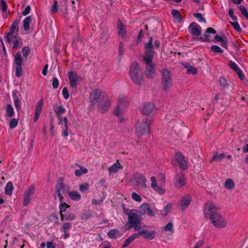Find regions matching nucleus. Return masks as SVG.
<instances>
[{
	"label": "nucleus",
	"instance_id": "obj_1",
	"mask_svg": "<svg viewBox=\"0 0 248 248\" xmlns=\"http://www.w3.org/2000/svg\"><path fill=\"white\" fill-rule=\"evenodd\" d=\"M128 221L127 222V229L134 228L135 231L140 230V229L141 221L142 218L138 214L137 210H131L127 214Z\"/></svg>",
	"mask_w": 248,
	"mask_h": 248
},
{
	"label": "nucleus",
	"instance_id": "obj_2",
	"mask_svg": "<svg viewBox=\"0 0 248 248\" xmlns=\"http://www.w3.org/2000/svg\"><path fill=\"white\" fill-rule=\"evenodd\" d=\"M131 80L136 84H140L143 80L142 75L140 72V68L139 63L133 62L129 71Z\"/></svg>",
	"mask_w": 248,
	"mask_h": 248
},
{
	"label": "nucleus",
	"instance_id": "obj_3",
	"mask_svg": "<svg viewBox=\"0 0 248 248\" xmlns=\"http://www.w3.org/2000/svg\"><path fill=\"white\" fill-rule=\"evenodd\" d=\"M150 121L147 118L140 119L137 121L135 126V134L140 138L149 131Z\"/></svg>",
	"mask_w": 248,
	"mask_h": 248
},
{
	"label": "nucleus",
	"instance_id": "obj_4",
	"mask_svg": "<svg viewBox=\"0 0 248 248\" xmlns=\"http://www.w3.org/2000/svg\"><path fill=\"white\" fill-rule=\"evenodd\" d=\"M162 76V84L163 90L167 91L172 86V79L170 72L167 69H163L161 71Z\"/></svg>",
	"mask_w": 248,
	"mask_h": 248
},
{
	"label": "nucleus",
	"instance_id": "obj_5",
	"mask_svg": "<svg viewBox=\"0 0 248 248\" xmlns=\"http://www.w3.org/2000/svg\"><path fill=\"white\" fill-rule=\"evenodd\" d=\"M69 189V186L63 184L62 178L59 177L56 184V193L60 201L63 199L62 192L63 194L68 193Z\"/></svg>",
	"mask_w": 248,
	"mask_h": 248
},
{
	"label": "nucleus",
	"instance_id": "obj_6",
	"mask_svg": "<svg viewBox=\"0 0 248 248\" xmlns=\"http://www.w3.org/2000/svg\"><path fill=\"white\" fill-rule=\"evenodd\" d=\"M211 222L217 228H223L227 226V222L226 219L222 216L219 213L215 214L214 217L210 219Z\"/></svg>",
	"mask_w": 248,
	"mask_h": 248
},
{
	"label": "nucleus",
	"instance_id": "obj_7",
	"mask_svg": "<svg viewBox=\"0 0 248 248\" xmlns=\"http://www.w3.org/2000/svg\"><path fill=\"white\" fill-rule=\"evenodd\" d=\"M14 62L16 65V76L19 78L22 76V65L23 63L20 51H17L15 55Z\"/></svg>",
	"mask_w": 248,
	"mask_h": 248
},
{
	"label": "nucleus",
	"instance_id": "obj_8",
	"mask_svg": "<svg viewBox=\"0 0 248 248\" xmlns=\"http://www.w3.org/2000/svg\"><path fill=\"white\" fill-rule=\"evenodd\" d=\"M217 208L213 203L208 202L204 205V216L206 218L210 219L214 217L215 214H217L218 212Z\"/></svg>",
	"mask_w": 248,
	"mask_h": 248
},
{
	"label": "nucleus",
	"instance_id": "obj_9",
	"mask_svg": "<svg viewBox=\"0 0 248 248\" xmlns=\"http://www.w3.org/2000/svg\"><path fill=\"white\" fill-rule=\"evenodd\" d=\"M176 161L181 170H186L187 169V164L185 157L180 152H176L174 155L172 163L174 164V161Z\"/></svg>",
	"mask_w": 248,
	"mask_h": 248
},
{
	"label": "nucleus",
	"instance_id": "obj_10",
	"mask_svg": "<svg viewBox=\"0 0 248 248\" xmlns=\"http://www.w3.org/2000/svg\"><path fill=\"white\" fill-rule=\"evenodd\" d=\"M68 78L70 82V86L76 92V89L81 78L78 75L76 72L71 71L68 73Z\"/></svg>",
	"mask_w": 248,
	"mask_h": 248
},
{
	"label": "nucleus",
	"instance_id": "obj_11",
	"mask_svg": "<svg viewBox=\"0 0 248 248\" xmlns=\"http://www.w3.org/2000/svg\"><path fill=\"white\" fill-rule=\"evenodd\" d=\"M102 98L97 105L98 110L100 113H105L107 112L110 108V101L108 98L102 95Z\"/></svg>",
	"mask_w": 248,
	"mask_h": 248
},
{
	"label": "nucleus",
	"instance_id": "obj_12",
	"mask_svg": "<svg viewBox=\"0 0 248 248\" xmlns=\"http://www.w3.org/2000/svg\"><path fill=\"white\" fill-rule=\"evenodd\" d=\"M173 185L176 188H180L186 185V178L182 172H177L173 178Z\"/></svg>",
	"mask_w": 248,
	"mask_h": 248
},
{
	"label": "nucleus",
	"instance_id": "obj_13",
	"mask_svg": "<svg viewBox=\"0 0 248 248\" xmlns=\"http://www.w3.org/2000/svg\"><path fill=\"white\" fill-rule=\"evenodd\" d=\"M140 109L141 112L146 115L153 114L155 111L154 104L149 102L142 104L140 107Z\"/></svg>",
	"mask_w": 248,
	"mask_h": 248
},
{
	"label": "nucleus",
	"instance_id": "obj_14",
	"mask_svg": "<svg viewBox=\"0 0 248 248\" xmlns=\"http://www.w3.org/2000/svg\"><path fill=\"white\" fill-rule=\"evenodd\" d=\"M138 231V232L136 233V235H137V238L139 236H141L144 239L151 240L155 238V231H149L146 229H141V228Z\"/></svg>",
	"mask_w": 248,
	"mask_h": 248
},
{
	"label": "nucleus",
	"instance_id": "obj_15",
	"mask_svg": "<svg viewBox=\"0 0 248 248\" xmlns=\"http://www.w3.org/2000/svg\"><path fill=\"white\" fill-rule=\"evenodd\" d=\"M133 177L136 186H140L143 188H146L147 180L142 174L138 172L135 173L134 174Z\"/></svg>",
	"mask_w": 248,
	"mask_h": 248
},
{
	"label": "nucleus",
	"instance_id": "obj_16",
	"mask_svg": "<svg viewBox=\"0 0 248 248\" xmlns=\"http://www.w3.org/2000/svg\"><path fill=\"white\" fill-rule=\"evenodd\" d=\"M19 22L17 20H15L11 26L10 31L9 33H7L6 36V41L9 44L11 42V36H15L17 35L18 32V26Z\"/></svg>",
	"mask_w": 248,
	"mask_h": 248
},
{
	"label": "nucleus",
	"instance_id": "obj_17",
	"mask_svg": "<svg viewBox=\"0 0 248 248\" xmlns=\"http://www.w3.org/2000/svg\"><path fill=\"white\" fill-rule=\"evenodd\" d=\"M101 96V91L99 89H95L92 91L90 95V101L91 106L93 107L98 101Z\"/></svg>",
	"mask_w": 248,
	"mask_h": 248
},
{
	"label": "nucleus",
	"instance_id": "obj_18",
	"mask_svg": "<svg viewBox=\"0 0 248 248\" xmlns=\"http://www.w3.org/2000/svg\"><path fill=\"white\" fill-rule=\"evenodd\" d=\"M189 32L194 36H200L202 30L201 26L196 22H192L188 27Z\"/></svg>",
	"mask_w": 248,
	"mask_h": 248
},
{
	"label": "nucleus",
	"instance_id": "obj_19",
	"mask_svg": "<svg viewBox=\"0 0 248 248\" xmlns=\"http://www.w3.org/2000/svg\"><path fill=\"white\" fill-rule=\"evenodd\" d=\"M139 212L140 214H147L150 217H154L155 213L148 203H142L140 207Z\"/></svg>",
	"mask_w": 248,
	"mask_h": 248
},
{
	"label": "nucleus",
	"instance_id": "obj_20",
	"mask_svg": "<svg viewBox=\"0 0 248 248\" xmlns=\"http://www.w3.org/2000/svg\"><path fill=\"white\" fill-rule=\"evenodd\" d=\"M155 52L153 49H147L144 51L145 56L142 57V61L145 64L153 62V60Z\"/></svg>",
	"mask_w": 248,
	"mask_h": 248
},
{
	"label": "nucleus",
	"instance_id": "obj_21",
	"mask_svg": "<svg viewBox=\"0 0 248 248\" xmlns=\"http://www.w3.org/2000/svg\"><path fill=\"white\" fill-rule=\"evenodd\" d=\"M146 64L145 76L147 78H153L155 75V65L153 62Z\"/></svg>",
	"mask_w": 248,
	"mask_h": 248
},
{
	"label": "nucleus",
	"instance_id": "obj_22",
	"mask_svg": "<svg viewBox=\"0 0 248 248\" xmlns=\"http://www.w3.org/2000/svg\"><path fill=\"white\" fill-rule=\"evenodd\" d=\"M191 202V197L189 195L186 194L182 197L178 204L182 210H185L189 206Z\"/></svg>",
	"mask_w": 248,
	"mask_h": 248
},
{
	"label": "nucleus",
	"instance_id": "obj_23",
	"mask_svg": "<svg viewBox=\"0 0 248 248\" xmlns=\"http://www.w3.org/2000/svg\"><path fill=\"white\" fill-rule=\"evenodd\" d=\"M72 225V223L65 222L62 224L61 227V231L64 232L63 237L64 239H67L70 236V233L67 232V231L71 228Z\"/></svg>",
	"mask_w": 248,
	"mask_h": 248
},
{
	"label": "nucleus",
	"instance_id": "obj_24",
	"mask_svg": "<svg viewBox=\"0 0 248 248\" xmlns=\"http://www.w3.org/2000/svg\"><path fill=\"white\" fill-rule=\"evenodd\" d=\"M11 39H12L13 43V49H18L22 46L23 45L22 39L19 36H17V35L11 36Z\"/></svg>",
	"mask_w": 248,
	"mask_h": 248
},
{
	"label": "nucleus",
	"instance_id": "obj_25",
	"mask_svg": "<svg viewBox=\"0 0 248 248\" xmlns=\"http://www.w3.org/2000/svg\"><path fill=\"white\" fill-rule=\"evenodd\" d=\"M117 28L118 35L123 38H124L126 35L125 27L120 20L118 21Z\"/></svg>",
	"mask_w": 248,
	"mask_h": 248
},
{
	"label": "nucleus",
	"instance_id": "obj_26",
	"mask_svg": "<svg viewBox=\"0 0 248 248\" xmlns=\"http://www.w3.org/2000/svg\"><path fill=\"white\" fill-rule=\"evenodd\" d=\"M125 103L122 101H119L117 108L114 110V114L117 116H119L122 113L123 108L124 107Z\"/></svg>",
	"mask_w": 248,
	"mask_h": 248
},
{
	"label": "nucleus",
	"instance_id": "obj_27",
	"mask_svg": "<svg viewBox=\"0 0 248 248\" xmlns=\"http://www.w3.org/2000/svg\"><path fill=\"white\" fill-rule=\"evenodd\" d=\"M75 165L77 166L79 168V170H76L75 171V174L76 176L79 177L81 175L86 174L88 172V170L84 167H82L78 164H75Z\"/></svg>",
	"mask_w": 248,
	"mask_h": 248
},
{
	"label": "nucleus",
	"instance_id": "obj_28",
	"mask_svg": "<svg viewBox=\"0 0 248 248\" xmlns=\"http://www.w3.org/2000/svg\"><path fill=\"white\" fill-rule=\"evenodd\" d=\"M108 235L111 239H116L117 237L121 236V233L118 230L114 229L108 232Z\"/></svg>",
	"mask_w": 248,
	"mask_h": 248
},
{
	"label": "nucleus",
	"instance_id": "obj_29",
	"mask_svg": "<svg viewBox=\"0 0 248 248\" xmlns=\"http://www.w3.org/2000/svg\"><path fill=\"white\" fill-rule=\"evenodd\" d=\"M75 217H76V216L73 213H70L67 214L66 215H65L63 214H61V221H64V220L72 221L75 218Z\"/></svg>",
	"mask_w": 248,
	"mask_h": 248
},
{
	"label": "nucleus",
	"instance_id": "obj_30",
	"mask_svg": "<svg viewBox=\"0 0 248 248\" xmlns=\"http://www.w3.org/2000/svg\"><path fill=\"white\" fill-rule=\"evenodd\" d=\"M121 167V164L118 160L108 168V171L110 173L117 172Z\"/></svg>",
	"mask_w": 248,
	"mask_h": 248
},
{
	"label": "nucleus",
	"instance_id": "obj_31",
	"mask_svg": "<svg viewBox=\"0 0 248 248\" xmlns=\"http://www.w3.org/2000/svg\"><path fill=\"white\" fill-rule=\"evenodd\" d=\"M31 21V16H28L23 20V28L25 31H29L30 30V24Z\"/></svg>",
	"mask_w": 248,
	"mask_h": 248
},
{
	"label": "nucleus",
	"instance_id": "obj_32",
	"mask_svg": "<svg viewBox=\"0 0 248 248\" xmlns=\"http://www.w3.org/2000/svg\"><path fill=\"white\" fill-rule=\"evenodd\" d=\"M137 238V235H136V233L129 237L125 241L124 244L122 245V248H125L128 247L129 244L133 242L136 238Z\"/></svg>",
	"mask_w": 248,
	"mask_h": 248
},
{
	"label": "nucleus",
	"instance_id": "obj_33",
	"mask_svg": "<svg viewBox=\"0 0 248 248\" xmlns=\"http://www.w3.org/2000/svg\"><path fill=\"white\" fill-rule=\"evenodd\" d=\"M63 199L60 201V204L59 205V209L60 217L61 216V214H62V212H65L66 209L70 207V205L66 202H63Z\"/></svg>",
	"mask_w": 248,
	"mask_h": 248
},
{
	"label": "nucleus",
	"instance_id": "obj_34",
	"mask_svg": "<svg viewBox=\"0 0 248 248\" xmlns=\"http://www.w3.org/2000/svg\"><path fill=\"white\" fill-rule=\"evenodd\" d=\"M64 127L62 129V136L66 138L68 136V119L64 118Z\"/></svg>",
	"mask_w": 248,
	"mask_h": 248
},
{
	"label": "nucleus",
	"instance_id": "obj_35",
	"mask_svg": "<svg viewBox=\"0 0 248 248\" xmlns=\"http://www.w3.org/2000/svg\"><path fill=\"white\" fill-rule=\"evenodd\" d=\"M69 196L73 200L78 201L81 199V195L79 193L76 191H69Z\"/></svg>",
	"mask_w": 248,
	"mask_h": 248
},
{
	"label": "nucleus",
	"instance_id": "obj_36",
	"mask_svg": "<svg viewBox=\"0 0 248 248\" xmlns=\"http://www.w3.org/2000/svg\"><path fill=\"white\" fill-rule=\"evenodd\" d=\"M54 110L55 113L56 114V116H61L62 114L64 113L66 111L65 108L62 105L54 108Z\"/></svg>",
	"mask_w": 248,
	"mask_h": 248
},
{
	"label": "nucleus",
	"instance_id": "obj_37",
	"mask_svg": "<svg viewBox=\"0 0 248 248\" xmlns=\"http://www.w3.org/2000/svg\"><path fill=\"white\" fill-rule=\"evenodd\" d=\"M219 85L222 89H228L229 87V82L223 77H221L219 79Z\"/></svg>",
	"mask_w": 248,
	"mask_h": 248
},
{
	"label": "nucleus",
	"instance_id": "obj_38",
	"mask_svg": "<svg viewBox=\"0 0 248 248\" xmlns=\"http://www.w3.org/2000/svg\"><path fill=\"white\" fill-rule=\"evenodd\" d=\"M171 14L173 17L178 21V22H180L182 19V16L180 13L177 10L173 9L171 11Z\"/></svg>",
	"mask_w": 248,
	"mask_h": 248
},
{
	"label": "nucleus",
	"instance_id": "obj_39",
	"mask_svg": "<svg viewBox=\"0 0 248 248\" xmlns=\"http://www.w3.org/2000/svg\"><path fill=\"white\" fill-rule=\"evenodd\" d=\"M225 157L224 154H221L217 155L216 153L211 160V162H219L221 161Z\"/></svg>",
	"mask_w": 248,
	"mask_h": 248
},
{
	"label": "nucleus",
	"instance_id": "obj_40",
	"mask_svg": "<svg viewBox=\"0 0 248 248\" xmlns=\"http://www.w3.org/2000/svg\"><path fill=\"white\" fill-rule=\"evenodd\" d=\"M6 112L7 116L12 117L14 115L15 112L11 105L8 104L6 107Z\"/></svg>",
	"mask_w": 248,
	"mask_h": 248
},
{
	"label": "nucleus",
	"instance_id": "obj_41",
	"mask_svg": "<svg viewBox=\"0 0 248 248\" xmlns=\"http://www.w3.org/2000/svg\"><path fill=\"white\" fill-rule=\"evenodd\" d=\"M172 207V204L171 203H169L167 204L163 208L162 212V215L163 216H166L170 211Z\"/></svg>",
	"mask_w": 248,
	"mask_h": 248
},
{
	"label": "nucleus",
	"instance_id": "obj_42",
	"mask_svg": "<svg viewBox=\"0 0 248 248\" xmlns=\"http://www.w3.org/2000/svg\"><path fill=\"white\" fill-rule=\"evenodd\" d=\"M225 187L227 189H232L234 187V183L232 179H228L225 182Z\"/></svg>",
	"mask_w": 248,
	"mask_h": 248
},
{
	"label": "nucleus",
	"instance_id": "obj_43",
	"mask_svg": "<svg viewBox=\"0 0 248 248\" xmlns=\"http://www.w3.org/2000/svg\"><path fill=\"white\" fill-rule=\"evenodd\" d=\"M42 106H43V100L41 99V100H40L38 101V102L37 103L35 114H37V115H40V114L41 112Z\"/></svg>",
	"mask_w": 248,
	"mask_h": 248
},
{
	"label": "nucleus",
	"instance_id": "obj_44",
	"mask_svg": "<svg viewBox=\"0 0 248 248\" xmlns=\"http://www.w3.org/2000/svg\"><path fill=\"white\" fill-rule=\"evenodd\" d=\"M211 50L214 53H222L223 52V50L219 46L216 45L212 46H211Z\"/></svg>",
	"mask_w": 248,
	"mask_h": 248
},
{
	"label": "nucleus",
	"instance_id": "obj_45",
	"mask_svg": "<svg viewBox=\"0 0 248 248\" xmlns=\"http://www.w3.org/2000/svg\"><path fill=\"white\" fill-rule=\"evenodd\" d=\"M13 188L12 184L11 182H8L5 187V192L7 195H11L12 194V190Z\"/></svg>",
	"mask_w": 248,
	"mask_h": 248
},
{
	"label": "nucleus",
	"instance_id": "obj_46",
	"mask_svg": "<svg viewBox=\"0 0 248 248\" xmlns=\"http://www.w3.org/2000/svg\"><path fill=\"white\" fill-rule=\"evenodd\" d=\"M18 122V119H12L9 123V127L10 129H13L15 128Z\"/></svg>",
	"mask_w": 248,
	"mask_h": 248
},
{
	"label": "nucleus",
	"instance_id": "obj_47",
	"mask_svg": "<svg viewBox=\"0 0 248 248\" xmlns=\"http://www.w3.org/2000/svg\"><path fill=\"white\" fill-rule=\"evenodd\" d=\"M193 16L194 17H195L198 19V20L199 22H203L204 23H206V20L204 18V17H203V16L202 14L199 13H194L193 14Z\"/></svg>",
	"mask_w": 248,
	"mask_h": 248
},
{
	"label": "nucleus",
	"instance_id": "obj_48",
	"mask_svg": "<svg viewBox=\"0 0 248 248\" xmlns=\"http://www.w3.org/2000/svg\"><path fill=\"white\" fill-rule=\"evenodd\" d=\"M153 39L152 37H150L148 43H146L144 45L145 49H153L154 45L153 44Z\"/></svg>",
	"mask_w": 248,
	"mask_h": 248
},
{
	"label": "nucleus",
	"instance_id": "obj_49",
	"mask_svg": "<svg viewBox=\"0 0 248 248\" xmlns=\"http://www.w3.org/2000/svg\"><path fill=\"white\" fill-rule=\"evenodd\" d=\"M35 188L34 187L32 186H30L28 188V189L26 192L25 195L29 196L31 197H32L34 193Z\"/></svg>",
	"mask_w": 248,
	"mask_h": 248
},
{
	"label": "nucleus",
	"instance_id": "obj_50",
	"mask_svg": "<svg viewBox=\"0 0 248 248\" xmlns=\"http://www.w3.org/2000/svg\"><path fill=\"white\" fill-rule=\"evenodd\" d=\"M14 105L16 108V109L17 111L21 110V108L20 106L21 101L19 98H16L15 97V99L14 100Z\"/></svg>",
	"mask_w": 248,
	"mask_h": 248
},
{
	"label": "nucleus",
	"instance_id": "obj_51",
	"mask_svg": "<svg viewBox=\"0 0 248 248\" xmlns=\"http://www.w3.org/2000/svg\"><path fill=\"white\" fill-rule=\"evenodd\" d=\"M239 9L241 12L242 14L247 19H248V13L247 9L243 5H240Z\"/></svg>",
	"mask_w": 248,
	"mask_h": 248
},
{
	"label": "nucleus",
	"instance_id": "obj_52",
	"mask_svg": "<svg viewBox=\"0 0 248 248\" xmlns=\"http://www.w3.org/2000/svg\"><path fill=\"white\" fill-rule=\"evenodd\" d=\"M89 188V185L87 183H84L83 184L80 185L79 186V189L82 192H84L85 191L88 190Z\"/></svg>",
	"mask_w": 248,
	"mask_h": 248
},
{
	"label": "nucleus",
	"instance_id": "obj_53",
	"mask_svg": "<svg viewBox=\"0 0 248 248\" xmlns=\"http://www.w3.org/2000/svg\"><path fill=\"white\" fill-rule=\"evenodd\" d=\"M198 73V70L196 68L191 66L189 65L188 67V70H187V73L192 74L193 75H196Z\"/></svg>",
	"mask_w": 248,
	"mask_h": 248
},
{
	"label": "nucleus",
	"instance_id": "obj_54",
	"mask_svg": "<svg viewBox=\"0 0 248 248\" xmlns=\"http://www.w3.org/2000/svg\"><path fill=\"white\" fill-rule=\"evenodd\" d=\"M164 229L167 231H170V232L173 233L174 232V230L173 229V224L171 222L168 223L166 226H164Z\"/></svg>",
	"mask_w": 248,
	"mask_h": 248
},
{
	"label": "nucleus",
	"instance_id": "obj_55",
	"mask_svg": "<svg viewBox=\"0 0 248 248\" xmlns=\"http://www.w3.org/2000/svg\"><path fill=\"white\" fill-rule=\"evenodd\" d=\"M131 197L133 200L136 202H140L141 201V198L140 196L135 192L132 193Z\"/></svg>",
	"mask_w": 248,
	"mask_h": 248
},
{
	"label": "nucleus",
	"instance_id": "obj_56",
	"mask_svg": "<svg viewBox=\"0 0 248 248\" xmlns=\"http://www.w3.org/2000/svg\"><path fill=\"white\" fill-rule=\"evenodd\" d=\"M230 24L232 25L233 28L238 31H241V28L237 22H230Z\"/></svg>",
	"mask_w": 248,
	"mask_h": 248
},
{
	"label": "nucleus",
	"instance_id": "obj_57",
	"mask_svg": "<svg viewBox=\"0 0 248 248\" xmlns=\"http://www.w3.org/2000/svg\"><path fill=\"white\" fill-rule=\"evenodd\" d=\"M30 51L29 46H24L22 49V52L24 57H27Z\"/></svg>",
	"mask_w": 248,
	"mask_h": 248
},
{
	"label": "nucleus",
	"instance_id": "obj_58",
	"mask_svg": "<svg viewBox=\"0 0 248 248\" xmlns=\"http://www.w3.org/2000/svg\"><path fill=\"white\" fill-rule=\"evenodd\" d=\"M63 96L65 99H67L69 97V91L66 87L63 88L62 92Z\"/></svg>",
	"mask_w": 248,
	"mask_h": 248
},
{
	"label": "nucleus",
	"instance_id": "obj_59",
	"mask_svg": "<svg viewBox=\"0 0 248 248\" xmlns=\"http://www.w3.org/2000/svg\"><path fill=\"white\" fill-rule=\"evenodd\" d=\"M152 188L156 192H157L159 194H163L164 193L165 190L162 188L160 187L157 185H155V186H153Z\"/></svg>",
	"mask_w": 248,
	"mask_h": 248
},
{
	"label": "nucleus",
	"instance_id": "obj_60",
	"mask_svg": "<svg viewBox=\"0 0 248 248\" xmlns=\"http://www.w3.org/2000/svg\"><path fill=\"white\" fill-rule=\"evenodd\" d=\"M31 198L32 197H30L29 196L25 195V197H24V199L23 204L24 206L28 205L29 204V203H30V202H31Z\"/></svg>",
	"mask_w": 248,
	"mask_h": 248
},
{
	"label": "nucleus",
	"instance_id": "obj_61",
	"mask_svg": "<svg viewBox=\"0 0 248 248\" xmlns=\"http://www.w3.org/2000/svg\"><path fill=\"white\" fill-rule=\"evenodd\" d=\"M59 85V82L57 78L54 77L52 81V86L54 89H57Z\"/></svg>",
	"mask_w": 248,
	"mask_h": 248
},
{
	"label": "nucleus",
	"instance_id": "obj_62",
	"mask_svg": "<svg viewBox=\"0 0 248 248\" xmlns=\"http://www.w3.org/2000/svg\"><path fill=\"white\" fill-rule=\"evenodd\" d=\"M229 66L232 69L234 70L235 71H237V69H240L238 67V65L235 63V62L232 61H231L229 62Z\"/></svg>",
	"mask_w": 248,
	"mask_h": 248
},
{
	"label": "nucleus",
	"instance_id": "obj_63",
	"mask_svg": "<svg viewBox=\"0 0 248 248\" xmlns=\"http://www.w3.org/2000/svg\"><path fill=\"white\" fill-rule=\"evenodd\" d=\"M58 2L57 1H54L51 8V11L52 13H56L58 11Z\"/></svg>",
	"mask_w": 248,
	"mask_h": 248
},
{
	"label": "nucleus",
	"instance_id": "obj_64",
	"mask_svg": "<svg viewBox=\"0 0 248 248\" xmlns=\"http://www.w3.org/2000/svg\"><path fill=\"white\" fill-rule=\"evenodd\" d=\"M235 72L240 79L243 80L244 79L245 76L240 69H237Z\"/></svg>",
	"mask_w": 248,
	"mask_h": 248
}]
</instances>
